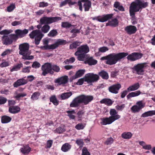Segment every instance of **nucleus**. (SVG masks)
<instances>
[{"instance_id":"obj_1","label":"nucleus","mask_w":155,"mask_h":155,"mask_svg":"<svg viewBox=\"0 0 155 155\" xmlns=\"http://www.w3.org/2000/svg\"><path fill=\"white\" fill-rule=\"evenodd\" d=\"M128 55V53H113L101 58V60H106L105 63L106 64L112 65L116 64L117 61H120L122 59Z\"/></svg>"},{"instance_id":"obj_2","label":"nucleus","mask_w":155,"mask_h":155,"mask_svg":"<svg viewBox=\"0 0 155 155\" xmlns=\"http://www.w3.org/2000/svg\"><path fill=\"white\" fill-rule=\"evenodd\" d=\"M93 99L92 96L81 95L74 99L70 104V106L71 107H76L81 103L87 105Z\"/></svg>"},{"instance_id":"obj_3","label":"nucleus","mask_w":155,"mask_h":155,"mask_svg":"<svg viewBox=\"0 0 155 155\" xmlns=\"http://www.w3.org/2000/svg\"><path fill=\"white\" fill-rule=\"evenodd\" d=\"M19 54L22 55V58L25 60H30L33 59L34 57L30 55L31 51L29 50V45L27 43H23L19 45Z\"/></svg>"},{"instance_id":"obj_4","label":"nucleus","mask_w":155,"mask_h":155,"mask_svg":"<svg viewBox=\"0 0 155 155\" xmlns=\"http://www.w3.org/2000/svg\"><path fill=\"white\" fill-rule=\"evenodd\" d=\"M12 31L11 30H5L0 31V35H4L2 37V40L4 45H10L12 43L13 41H16V37L14 35H7L12 32Z\"/></svg>"},{"instance_id":"obj_5","label":"nucleus","mask_w":155,"mask_h":155,"mask_svg":"<svg viewBox=\"0 0 155 155\" xmlns=\"http://www.w3.org/2000/svg\"><path fill=\"white\" fill-rule=\"evenodd\" d=\"M29 35L31 38H35V44L38 45L43 37L44 35L39 30H37L33 31L29 34Z\"/></svg>"},{"instance_id":"obj_6","label":"nucleus","mask_w":155,"mask_h":155,"mask_svg":"<svg viewBox=\"0 0 155 155\" xmlns=\"http://www.w3.org/2000/svg\"><path fill=\"white\" fill-rule=\"evenodd\" d=\"M61 19V18L59 17H44L41 18L40 23L41 24L48 25L54 22H57Z\"/></svg>"},{"instance_id":"obj_7","label":"nucleus","mask_w":155,"mask_h":155,"mask_svg":"<svg viewBox=\"0 0 155 155\" xmlns=\"http://www.w3.org/2000/svg\"><path fill=\"white\" fill-rule=\"evenodd\" d=\"M65 41L58 39L54 44L49 45H44L41 47V48L44 49H54L57 48L60 45H63L65 43Z\"/></svg>"},{"instance_id":"obj_8","label":"nucleus","mask_w":155,"mask_h":155,"mask_svg":"<svg viewBox=\"0 0 155 155\" xmlns=\"http://www.w3.org/2000/svg\"><path fill=\"white\" fill-rule=\"evenodd\" d=\"M99 78V76L93 73H88L85 76V80L88 83H90L97 81Z\"/></svg>"},{"instance_id":"obj_9","label":"nucleus","mask_w":155,"mask_h":155,"mask_svg":"<svg viewBox=\"0 0 155 155\" xmlns=\"http://www.w3.org/2000/svg\"><path fill=\"white\" fill-rule=\"evenodd\" d=\"M41 69L43 71L42 74L45 76L48 73L53 74L54 72L52 70L51 64L49 63H46L42 66Z\"/></svg>"},{"instance_id":"obj_10","label":"nucleus","mask_w":155,"mask_h":155,"mask_svg":"<svg viewBox=\"0 0 155 155\" xmlns=\"http://www.w3.org/2000/svg\"><path fill=\"white\" fill-rule=\"evenodd\" d=\"M132 4L138 10V11L143 8L147 7L148 5V3L143 1L136 0L133 2Z\"/></svg>"},{"instance_id":"obj_11","label":"nucleus","mask_w":155,"mask_h":155,"mask_svg":"<svg viewBox=\"0 0 155 155\" xmlns=\"http://www.w3.org/2000/svg\"><path fill=\"white\" fill-rule=\"evenodd\" d=\"M145 106V103L142 101H137L136 105L133 106L131 108V110L134 113L139 112Z\"/></svg>"},{"instance_id":"obj_12","label":"nucleus","mask_w":155,"mask_h":155,"mask_svg":"<svg viewBox=\"0 0 155 155\" xmlns=\"http://www.w3.org/2000/svg\"><path fill=\"white\" fill-rule=\"evenodd\" d=\"M89 51L88 46L87 45H81L77 49V51L75 53V55H78L80 54H85Z\"/></svg>"},{"instance_id":"obj_13","label":"nucleus","mask_w":155,"mask_h":155,"mask_svg":"<svg viewBox=\"0 0 155 155\" xmlns=\"http://www.w3.org/2000/svg\"><path fill=\"white\" fill-rule=\"evenodd\" d=\"M113 15V14H107L101 16L95 17L93 18V20H96L100 22H104L111 18Z\"/></svg>"},{"instance_id":"obj_14","label":"nucleus","mask_w":155,"mask_h":155,"mask_svg":"<svg viewBox=\"0 0 155 155\" xmlns=\"http://www.w3.org/2000/svg\"><path fill=\"white\" fill-rule=\"evenodd\" d=\"M145 64H139L134 66V70L136 73L138 74H142L144 72V68Z\"/></svg>"},{"instance_id":"obj_15","label":"nucleus","mask_w":155,"mask_h":155,"mask_svg":"<svg viewBox=\"0 0 155 155\" xmlns=\"http://www.w3.org/2000/svg\"><path fill=\"white\" fill-rule=\"evenodd\" d=\"M142 56L141 54L134 52L128 55L127 57V59L131 61H134L140 58Z\"/></svg>"},{"instance_id":"obj_16","label":"nucleus","mask_w":155,"mask_h":155,"mask_svg":"<svg viewBox=\"0 0 155 155\" xmlns=\"http://www.w3.org/2000/svg\"><path fill=\"white\" fill-rule=\"evenodd\" d=\"M68 79V78L67 76H63L56 79L54 81V82L57 83L59 85L64 84L67 83Z\"/></svg>"},{"instance_id":"obj_17","label":"nucleus","mask_w":155,"mask_h":155,"mask_svg":"<svg viewBox=\"0 0 155 155\" xmlns=\"http://www.w3.org/2000/svg\"><path fill=\"white\" fill-rule=\"evenodd\" d=\"M28 32V30L25 29L21 30L20 29L16 30L15 31V34H14L16 37V40L18 38H21L24 37Z\"/></svg>"},{"instance_id":"obj_18","label":"nucleus","mask_w":155,"mask_h":155,"mask_svg":"<svg viewBox=\"0 0 155 155\" xmlns=\"http://www.w3.org/2000/svg\"><path fill=\"white\" fill-rule=\"evenodd\" d=\"M110 116L113 121L114 122L120 118V116L117 114V112L115 109H111L110 111Z\"/></svg>"},{"instance_id":"obj_19","label":"nucleus","mask_w":155,"mask_h":155,"mask_svg":"<svg viewBox=\"0 0 155 155\" xmlns=\"http://www.w3.org/2000/svg\"><path fill=\"white\" fill-rule=\"evenodd\" d=\"M121 86L119 84H114L110 87L108 88L109 91L113 94H117Z\"/></svg>"},{"instance_id":"obj_20","label":"nucleus","mask_w":155,"mask_h":155,"mask_svg":"<svg viewBox=\"0 0 155 155\" xmlns=\"http://www.w3.org/2000/svg\"><path fill=\"white\" fill-rule=\"evenodd\" d=\"M137 30L136 27L133 25L127 26L125 28V30L129 34H132L135 33Z\"/></svg>"},{"instance_id":"obj_21","label":"nucleus","mask_w":155,"mask_h":155,"mask_svg":"<svg viewBox=\"0 0 155 155\" xmlns=\"http://www.w3.org/2000/svg\"><path fill=\"white\" fill-rule=\"evenodd\" d=\"M85 70L84 69L79 70L75 74L72 76L70 79L71 81H72L74 79L82 76L84 73Z\"/></svg>"},{"instance_id":"obj_22","label":"nucleus","mask_w":155,"mask_h":155,"mask_svg":"<svg viewBox=\"0 0 155 155\" xmlns=\"http://www.w3.org/2000/svg\"><path fill=\"white\" fill-rule=\"evenodd\" d=\"M27 82V81L26 80L21 78L15 82L13 84V86L14 87H17L21 85H24L26 84Z\"/></svg>"},{"instance_id":"obj_23","label":"nucleus","mask_w":155,"mask_h":155,"mask_svg":"<svg viewBox=\"0 0 155 155\" xmlns=\"http://www.w3.org/2000/svg\"><path fill=\"white\" fill-rule=\"evenodd\" d=\"M101 123L103 125L109 124L114 122L110 117H106L101 118Z\"/></svg>"},{"instance_id":"obj_24","label":"nucleus","mask_w":155,"mask_h":155,"mask_svg":"<svg viewBox=\"0 0 155 155\" xmlns=\"http://www.w3.org/2000/svg\"><path fill=\"white\" fill-rule=\"evenodd\" d=\"M20 110V108L17 106H14L9 107V112L13 114H15L18 113Z\"/></svg>"},{"instance_id":"obj_25","label":"nucleus","mask_w":155,"mask_h":155,"mask_svg":"<svg viewBox=\"0 0 155 155\" xmlns=\"http://www.w3.org/2000/svg\"><path fill=\"white\" fill-rule=\"evenodd\" d=\"M132 135V134L130 132H125L121 134V136L124 139H129L131 138Z\"/></svg>"},{"instance_id":"obj_26","label":"nucleus","mask_w":155,"mask_h":155,"mask_svg":"<svg viewBox=\"0 0 155 155\" xmlns=\"http://www.w3.org/2000/svg\"><path fill=\"white\" fill-rule=\"evenodd\" d=\"M140 87V85L138 83H136L129 87L127 90L129 91H134L138 89Z\"/></svg>"},{"instance_id":"obj_27","label":"nucleus","mask_w":155,"mask_h":155,"mask_svg":"<svg viewBox=\"0 0 155 155\" xmlns=\"http://www.w3.org/2000/svg\"><path fill=\"white\" fill-rule=\"evenodd\" d=\"M71 146L68 143H65L61 147V150L64 152H67L70 150Z\"/></svg>"},{"instance_id":"obj_28","label":"nucleus","mask_w":155,"mask_h":155,"mask_svg":"<svg viewBox=\"0 0 155 155\" xmlns=\"http://www.w3.org/2000/svg\"><path fill=\"white\" fill-rule=\"evenodd\" d=\"M21 152L25 154H27L30 151L31 148L28 146H23L20 149Z\"/></svg>"},{"instance_id":"obj_29","label":"nucleus","mask_w":155,"mask_h":155,"mask_svg":"<svg viewBox=\"0 0 155 155\" xmlns=\"http://www.w3.org/2000/svg\"><path fill=\"white\" fill-rule=\"evenodd\" d=\"M135 7L131 4L130 8V15L132 17H134V12H138V10Z\"/></svg>"},{"instance_id":"obj_30","label":"nucleus","mask_w":155,"mask_h":155,"mask_svg":"<svg viewBox=\"0 0 155 155\" xmlns=\"http://www.w3.org/2000/svg\"><path fill=\"white\" fill-rule=\"evenodd\" d=\"M141 93L140 91H136L132 92L130 93L127 96V99H129L131 97L137 96L140 95Z\"/></svg>"},{"instance_id":"obj_31","label":"nucleus","mask_w":155,"mask_h":155,"mask_svg":"<svg viewBox=\"0 0 155 155\" xmlns=\"http://www.w3.org/2000/svg\"><path fill=\"white\" fill-rule=\"evenodd\" d=\"M153 115H155V110H150L145 112L142 114L141 117H145L148 116H151Z\"/></svg>"},{"instance_id":"obj_32","label":"nucleus","mask_w":155,"mask_h":155,"mask_svg":"<svg viewBox=\"0 0 155 155\" xmlns=\"http://www.w3.org/2000/svg\"><path fill=\"white\" fill-rule=\"evenodd\" d=\"M100 103L102 104H104L108 106H110L112 104L113 101L110 99L105 98L102 100L100 101Z\"/></svg>"},{"instance_id":"obj_33","label":"nucleus","mask_w":155,"mask_h":155,"mask_svg":"<svg viewBox=\"0 0 155 155\" xmlns=\"http://www.w3.org/2000/svg\"><path fill=\"white\" fill-rule=\"evenodd\" d=\"M72 94V93L71 92L65 93L62 94L60 95V97L62 99L65 100L69 98Z\"/></svg>"},{"instance_id":"obj_34","label":"nucleus","mask_w":155,"mask_h":155,"mask_svg":"<svg viewBox=\"0 0 155 155\" xmlns=\"http://www.w3.org/2000/svg\"><path fill=\"white\" fill-rule=\"evenodd\" d=\"M27 94L25 93L18 94L17 92H15L14 94V97L17 99V100H19L21 97H23L26 96Z\"/></svg>"},{"instance_id":"obj_35","label":"nucleus","mask_w":155,"mask_h":155,"mask_svg":"<svg viewBox=\"0 0 155 155\" xmlns=\"http://www.w3.org/2000/svg\"><path fill=\"white\" fill-rule=\"evenodd\" d=\"M12 120L11 117L7 116H4L2 117L1 118L2 122V123H7L10 122Z\"/></svg>"},{"instance_id":"obj_36","label":"nucleus","mask_w":155,"mask_h":155,"mask_svg":"<svg viewBox=\"0 0 155 155\" xmlns=\"http://www.w3.org/2000/svg\"><path fill=\"white\" fill-rule=\"evenodd\" d=\"M66 112L68 114V116L70 119H75V116L74 114H75L76 112L74 110H68Z\"/></svg>"},{"instance_id":"obj_37","label":"nucleus","mask_w":155,"mask_h":155,"mask_svg":"<svg viewBox=\"0 0 155 155\" xmlns=\"http://www.w3.org/2000/svg\"><path fill=\"white\" fill-rule=\"evenodd\" d=\"M83 5L85 12L88 11L91 6V1H88L84 2Z\"/></svg>"},{"instance_id":"obj_38","label":"nucleus","mask_w":155,"mask_h":155,"mask_svg":"<svg viewBox=\"0 0 155 155\" xmlns=\"http://www.w3.org/2000/svg\"><path fill=\"white\" fill-rule=\"evenodd\" d=\"M114 7L117 8L118 10L122 11H124V9L123 6L121 5L120 3L118 2H115L114 4Z\"/></svg>"},{"instance_id":"obj_39","label":"nucleus","mask_w":155,"mask_h":155,"mask_svg":"<svg viewBox=\"0 0 155 155\" xmlns=\"http://www.w3.org/2000/svg\"><path fill=\"white\" fill-rule=\"evenodd\" d=\"M50 27L48 25H45L41 28L42 32L44 33H47L50 30Z\"/></svg>"},{"instance_id":"obj_40","label":"nucleus","mask_w":155,"mask_h":155,"mask_svg":"<svg viewBox=\"0 0 155 155\" xmlns=\"http://www.w3.org/2000/svg\"><path fill=\"white\" fill-rule=\"evenodd\" d=\"M99 74L104 79H107L108 78V75L107 73L104 71H102L99 72Z\"/></svg>"},{"instance_id":"obj_41","label":"nucleus","mask_w":155,"mask_h":155,"mask_svg":"<svg viewBox=\"0 0 155 155\" xmlns=\"http://www.w3.org/2000/svg\"><path fill=\"white\" fill-rule=\"evenodd\" d=\"M40 95V94L39 92H35L31 95V99L33 101L36 100L38 99Z\"/></svg>"},{"instance_id":"obj_42","label":"nucleus","mask_w":155,"mask_h":155,"mask_svg":"<svg viewBox=\"0 0 155 155\" xmlns=\"http://www.w3.org/2000/svg\"><path fill=\"white\" fill-rule=\"evenodd\" d=\"M81 43L79 41H75L70 45V48L71 49L76 48L80 45Z\"/></svg>"},{"instance_id":"obj_43","label":"nucleus","mask_w":155,"mask_h":155,"mask_svg":"<svg viewBox=\"0 0 155 155\" xmlns=\"http://www.w3.org/2000/svg\"><path fill=\"white\" fill-rule=\"evenodd\" d=\"M87 62L89 65H91L96 64L97 63V61L91 58L87 60Z\"/></svg>"},{"instance_id":"obj_44","label":"nucleus","mask_w":155,"mask_h":155,"mask_svg":"<svg viewBox=\"0 0 155 155\" xmlns=\"http://www.w3.org/2000/svg\"><path fill=\"white\" fill-rule=\"evenodd\" d=\"M58 34V32L56 29H53L48 34V36L49 37H54Z\"/></svg>"},{"instance_id":"obj_45","label":"nucleus","mask_w":155,"mask_h":155,"mask_svg":"<svg viewBox=\"0 0 155 155\" xmlns=\"http://www.w3.org/2000/svg\"><path fill=\"white\" fill-rule=\"evenodd\" d=\"M109 25L111 26L115 27L118 25V22L116 18H114L111 21H110L109 22Z\"/></svg>"},{"instance_id":"obj_46","label":"nucleus","mask_w":155,"mask_h":155,"mask_svg":"<svg viewBox=\"0 0 155 155\" xmlns=\"http://www.w3.org/2000/svg\"><path fill=\"white\" fill-rule=\"evenodd\" d=\"M22 64H18L17 65L14 66L11 69V71L12 72L15 71H17L19 70L21 67H22Z\"/></svg>"},{"instance_id":"obj_47","label":"nucleus","mask_w":155,"mask_h":155,"mask_svg":"<svg viewBox=\"0 0 155 155\" xmlns=\"http://www.w3.org/2000/svg\"><path fill=\"white\" fill-rule=\"evenodd\" d=\"M85 126V124L84 123H79L76 125L75 128L78 130H83Z\"/></svg>"},{"instance_id":"obj_48","label":"nucleus","mask_w":155,"mask_h":155,"mask_svg":"<svg viewBox=\"0 0 155 155\" xmlns=\"http://www.w3.org/2000/svg\"><path fill=\"white\" fill-rule=\"evenodd\" d=\"M76 143L80 148H82L84 145V143L83 139H78L76 141Z\"/></svg>"},{"instance_id":"obj_49","label":"nucleus","mask_w":155,"mask_h":155,"mask_svg":"<svg viewBox=\"0 0 155 155\" xmlns=\"http://www.w3.org/2000/svg\"><path fill=\"white\" fill-rule=\"evenodd\" d=\"M50 101L52 102L54 105H57L58 104V102L55 96H52L50 98Z\"/></svg>"},{"instance_id":"obj_50","label":"nucleus","mask_w":155,"mask_h":155,"mask_svg":"<svg viewBox=\"0 0 155 155\" xmlns=\"http://www.w3.org/2000/svg\"><path fill=\"white\" fill-rule=\"evenodd\" d=\"M71 26V24L68 22H62L61 23V27L62 28H69Z\"/></svg>"},{"instance_id":"obj_51","label":"nucleus","mask_w":155,"mask_h":155,"mask_svg":"<svg viewBox=\"0 0 155 155\" xmlns=\"http://www.w3.org/2000/svg\"><path fill=\"white\" fill-rule=\"evenodd\" d=\"M88 1H89V0H81V1H78V5L79 6V9L80 11H82L83 10L81 2H87Z\"/></svg>"},{"instance_id":"obj_52","label":"nucleus","mask_w":155,"mask_h":155,"mask_svg":"<svg viewBox=\"0 0 155 155\" xmlns=\"http://www.w3.org/2000/svg\"><path fill=\"white\" fill-rule=\"evenodd\" d=\"M114 141V139L110 137L107 138L105 141L104 143L107 145H110Z\"/></svg>"},{"instance_id":"obj_53","label":"nucleus","mask_w":155,"mask_h":155,"mask_svg":"<svg viewBox=\"0 0 155 155\" xmlns=\"http://www.w3.org/2000/svg\"><path fill=\"white\" fill-rule=\"evenodd\" d=\"M15 8V4H11L8 6L7 8V11L8 12H11Z\"/></svg>"},{"instance_id":"obj_54","label":"nucleus","mask_w":155,"mask_h":155,"mask_svg":"<svg viewBox=\"0 0 155 155\" xmlns=\"http://www.w3.org/2000/svg\"><path fill=\"white\" fill-rule=\"evenodd\" d=\"M81 155H90V153L88 151L86 147H84L82 149V153Z\"/></svg>"},{"instance_id":"obj_55","label":"nucleus","mask_w":155,"mask_h":155,"mask_svg":"<svg viewBox=\"0 0 155 155\" xmlns=\"http://www.w3.org/2000/svg\"><path fill=\"white\" fill-rule=\"evenodd\" d=\"M75 55L78 56V60L80 61H84L85 57V54H80L78 55Z\"/></svg>"},{"instance_id":"obj_56","label":"nucleus","mask_w":155,"mask_h":155,"mask_svg":"<svg viewBox=\"0 0 155 155\" xmlns=\"http://www.w3.org/2000/svg\"><path fill=\"white\" fill-rule=\"evenodd\" d=\"M109 50L108 48L105 46H104L100 48H98V50L101 52V53H104Z\"/></svg>"},{"instance_id":"obj_57","label":"nucleus","mask_w":155,"mask_h":155,"mask_svg":"<svg viewBox=\"0 0 155 155\" xmlns=\"http://www.w3.org/2000/svg\"><path fill=\"white\" fill-rule=\"evenodd\" d=\"M57 132L59 134H61L65 131L64 127L62 126L59 127L56 130Z\"/></svg>"},{"instance_id":"obj_58","label":"nucleus","mask_w":155,"mask_h":155,"mask_svg":"<svg viewBox=\"0 0 155 155\" xmlns=\"http://www.w3.org/2000/svg\"><path fill=\"white\" fill-rule=\"evenodd\" d=\"M40 65L41 64L39 62L36 61L33 62L32 67L35 68H38L40 67Z\"/></svg>"},{"instance_id":"obj_59","label":"nucleus","mask_w":155,"mask_h":155,"mask_svg":"<svg viewBox=\"0 0 155 155\" xmlns=\"http://www.w3.org/2000/svg\"><path fill=\"white\" fill-rule=\"evenodd\" d=\"M125 107L124 104H122L121 105H117L115 107L116 109L118 110L122 111Z\"/></svg>"},{"instance_id":"obj_60","label":"nucleus","mask_w":155,"mask_h":155,"mask_svg":"<svg viewBox=\"0 0 155 155\" xmlns=\"http://www.w3.org/2000/svg\"><path fill=\"white\" fill-rule=\"evenodd\" d=\"M31 67L28 66L23 68L22 70V72L24 73H28L30 72Z\"/></svg>"},{"instance_id":"obj_61","label":"nucleus","mask_w":155,"mask_h":155,"mask_svg":"<svg viewBox=\"0 0 155 155\" xmlns=\"http://www.w3.org/2000/svg\"><path fill=\"white\" fill-rule=\"evenodd\" d=\"M84 81H86L85 79V77L83 78L79 79L77 82L76 84L78 85H81L83 84Z\"/></svg>"},{"instance_id":"obj_62","label":"nucleus","mask_w":155,"mask_h":155,"mask_svg":"<svg viewBox=\"0 0 155 155\" xmlns=\"http://www.w3.org/2000/svg\"><path fill=\"white\" fill-rule=\"evenodd\" d=\"M12 51V49H7L2 53L1 54V55L2 56H4L7 54H10Z\"/></svg>"},{"instance_id":"obj_63","label":"nucleus","mask_w":155,"mask_h":155,"mask_svg":"<svg viewBox=\"0 0 155 155\" xmlns=\"http://www.w3.org/2000/svg\"><path fill=\"white\" fill-rule=\"evenodd\" d=\"M7 101V99L6 98L0 96V105L5 104Z\"/></svg>"},{"instance_id":"obj_64","label":"nucleus","mask_w":155,"mask_h":155,"mask_svg":"<svg viewBox=\"0 0 155 155\" xmlns=\"http://www.w3.org/2000/svg\"><path fill=\"white\" fill-rule=\"evenodd\" d=\"M52 70H53L56 72H58L60 70V68L59 66L56 65H54L52 68Z\"/></svg>"}]
</instances>
